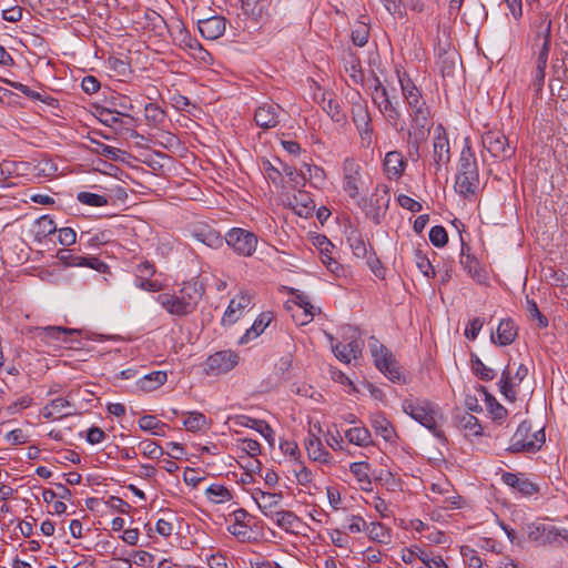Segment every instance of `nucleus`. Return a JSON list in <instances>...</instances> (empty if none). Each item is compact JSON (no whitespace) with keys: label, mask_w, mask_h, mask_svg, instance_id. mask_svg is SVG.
I'll list each match as a JSON object with an SVG mask.
<instances>
[{"label":"nucleus","mask_w":568,"mask_h":568,"mask_svg":"<svg viewBox=\"0 0 568 568\" xmlns=\"http://www.w3.org/2000/svg\"><path fill=\"white\" fill-rule=\"evenodd\" d=\"M402 407L405 414L426 427L434 436L443 437L439 428L443 415L437 405L426 399L408 398L403 402Z\"/></svg>","instance_id":"f257e3e1"},{"label":"nucleus","mask_w":568,"mask_h":568,"mask_svg":"<svg viewBox=\"0 0 568 568\" xmlns=\"http://www.w3.org/2000/svg\"><path fill=\"white\" fill-rule=\"evenodd\" d=\"M479 185V174L474 152L469 145L462 150L455 182L456 192L463 197L475 195Z\"/></svg>","instance_id":"f03ea898"},{"label":"nucleus","mask_w":568,"mask_h":568,"mask_svg":"<svg viewBox=\"0 0 568 568\" xmlns=\"http://www.w3.org/2000/svg\"><path fill=\"white\" fill-rule=\"evenodd\" d=\"M376 84L372 92V100L379 112L384 115L386 122L396 131L404 130L403 114L399 110L398 101L392 95L388 89L376 78Z\"/></svg>","instance_id":"7ed1b4c3"},{"label":"nucleus","mask_w":568,"mask_h":568,"mask_svg":"<svg viewBox=\"0 0 568 568\" xmlns=\"http://www.w3.org/2000/svg\"><path fill=\"white\" fill-rule=\"evenodd\" d=\"M545 443L544 429L531 433V425L524 420L513 435L507 448L510 453H536Z\"/></svg>","instance_id":"20e7f679"},{"label":"nucleus","mask_w":568,"mask_h":568,"mask_svg":"<svg viewBox=\"0 0 568 568\" xmlns=\"http://www.w3.org/2000/svg\"><path fill=\"white\" fill-rule=\"evenodd\" d=\"M369 349L374 358L375 366L392 382L404 381L396 359L392 352L383 345L375 336L369 338Z\"/></svg>","instance_id":"39448f33"},{"label":"nucleus","mask_w":568,"mask_h":568,"mask_svg":"<svg viewBox=\"0 0 568 568\" xmlns=\"http://www.w3.org/2000/svg\"><path fill=\"white\" fill-rule=\"evenodd\" d=\"M364 186V180L362 175V168L354 159H345L343 163V183L342 187L345 193L359 206H363L366 201L359 197L361 191Z\"/></svg>","instance_id":"423d86ee"},{"label":"nucleus","mask_w":568,"mask_h":568,"mask_svg":"<svg viewBox=\"0 0 568 568\" xmlns=\"http://www.w3.org/2000/svg\"><path fill=\"white\" fill-rule=\"evenodd\" d=\"M408 118L409 128L407 130V143L422 145L427 141L433 126L430 110L414 112L409 114Z\"/></svg>","instance_id":"0eeeda50"},{"label":"nucleus","mask_w":568,"mask_h":568,"mask_svg":"<svg viewBox=\"0 0 568 568\" xmlns=\"http://www.w3.org/2000/svg\"><path fill=\"white\" fill-rule=\"evenodd\" d=\"M225 242L235 253L248 257L256 251L257 236L247 230L233 227L226 233Z\"/></svg>","instance_id":"6e6552de"},{"label":"nucleus","mask_w":568,"mask_h":568,"mask_svg":"<svg viewBox=\"0 0 568 568\" xmlns=\"http://www.w3.org/2000/svg\"><path fill=\"white\" fill-rule=\"evenodd\" d=\"M398 81L400 84L402 94L407 104L408 115L414 112L429 110L420 90L405 73L403 75L398 73Z\"/></svg>","instance_id":"1a4fd4ad"},{"label":"nucleus","mask_w":568,"mask_h":568,"mask_svg":"<svg viewBox=\"0 0 568 568\" xmlns=\"http://www.w3.org/2000/svg\"><path fill=\"white\" fill-rule=\"evenodd\" d=\"M481 142L484 148L495 159H508L515 152V149L509 145L508 139L499 131L486 132L481 138Z\"/></svg>","instance_id":"9d476101"},{"label":"nucleus","mask_w":568,"mask_h":568,"mask_svg":"<svg viewBox=\"0 0 568 568\" xmlns=\"http://www.w3.org/2000/svg\"><path fill=\"white\" fill-rule=\"evenodd\" d=\"M356 335V329H353V334L351 335V341L347 344H343L341 342L334 344L333 335H327L331 344L332 351L336 358H338L343 363H351L352 359H357L362 355L363 351V341Z\"/></svg>","instance_id":"9b49d317"},{"label":"nucleus","mask_w":568,"mask_h":568,"mask_svg":"<svg viewBox=\"0 0 568 568\" xmlns=\"http://www.w3.org/2000/svg\"><path fill=\"white\" fill-rule=\"evenodd\" d=\"M205 364L210 374H226L239 364V355L233 351H220L209 356Z\"/></svg>","instance_id":"f8f14e48"},{"label":"nucleus","mask_w":568,"mask_h":568,"mask_svg":"<svg viewBox=\"0 0 568 568\" xmlns=\"http://www.w3.org/2000/svg\"><path fill=\"white\" fill-rule=\"evenodd\" d=\"M450 160L449 142L443 125H437L433 140V165L436 173Z\"/></svg>","instance_id":"ddd939ff"},{"label":"nucleus","mask_w":568,"mask_h":568,"mask_svg":"<svg viewBox=\"0 0 568 568\" xmlns=\"http://www.w3.org/2000/svg\"><path fill=\"white\" fill-rule=\"evenodd\" d=\"M527 534L530 540L540 545L551 544L556 541L558 537L568 539L567 530L560 531L558 528L549 524H529L527 526Z\"/></svg>","instance_id":"4468645a"},{"label":"nucleus","mask_w":568,"mask_h":568,"mask_svg":"<svg viewBox=\"0 0 568 568\" xmlns=\"http://www.w3.org/2000/svg\"><path fill=\"white\" fill-rule=\"evenodd\" d=\"M528 375V368L520 364L517 367V371L514 376H511V372L509 366H506L501 372L500 381H499V389L500 393L505 396L506 399L510 402H515L517 397V393L514 389L516 385H519Z\"/></svg>","instance_id":"2eb2a0df"},{"label":"nucleus","mask_w":568,"mask_h":568,"mask_svg":"<svg viewBox=\"0 0 568 568\" xmlns=\"http://www.w3.org/2000/svg\"><path fill=\"white\" fill-rule=\"evenodd\" d=\"M283 109L275 103H264L255 111L254 120L260 128L272 129L280 123Z\"/></svg>","instance_id":"dca6fc26"},{"label":"nucleus","mask_w":568,"mask_h":568,"mask_svg":"<svg viewBox=\"0 0 568 568\" xmlns=\"http://www.w3.org/2000/svg\"><path fill=\"white\" fill-rule=\"evenodd\" d=\"M314 245L320 251L322 263L329 272L339 276L344 272V268L332 255L333 244L331 241L325 235H317L314 239Z\"/></svg>","instance_id":"f3484780"},{"label":"nucleus","mask_w":568,"mask_h":568,"mask_svg":"<svg viewBox=\"0 0 568 568\" xmlns=\"http://www.w3.org/2000/svg\"><path fill=\"white\" fill-rule=\"evenodd\" d=\"M197 28L203 38L215 40L225 32L226 21L221 16H213L197 21Z\"/></svg>","instance_id":"a211bd4d"},{"label":"nucleus","mask_w":568,"mask_h":568,"mask_svg":"<svg viewBox=\"0 0 568 568\" xmlns=\"http://www.w3.org/2000/svg\"><path fill=\"white\" fill-rule=\"evenodd\" d=\"M352 116L362 139L369 140L373 128L367 105L362 102L354 103L352 106Z\"/></svg>","instance_id":"6ab92c4d"},{"label":"nucleus","mask_w":568,"mask_h":568,"mask_svg":"<svg viewBox=\"0 0 568 568\" xmlns=\"http://www.w3.org/2000/svg\"><path fill=\"white\" fill-rule=\"evenodd\" d=\"M234 523L229 525L227 531L241 541L251 539L250 519L251 515L244 509H237L233 513Z\"/></svg>","instance_id":"aec40b11"},{"label":"nucleus","mask_w":568,"mask_h":568,"mask_svg":"<svg viewBox=\"0 0 568 568\" xmlns=\"http://www.w3.org/2000/svg\"><path fill=\"white\" fill-rule=\"evenodd\" d=\"M203 294V285L200 282L192 280L183 284L178 295L184 302L186 308L192 313L201 301Z\"/></svg>","instance_id":"412c9836"},{"label":"nucleus","mask_w":568,"mask_h":568,"mask_svg":"<svg viewBox=\"0 0 568 568\" xmlns=\"http://www.w3.org/2000/svg\"><path fill=\"white\" fill-rule=\"evenodd\" d=\"M518 335V328L515 322L510 318L500 321L496 334L491 333L490 339L494 344L499 346H507L515 342Z\"/></svg>","instance_id":"4be33fe9"},{"label":"nucleus","mask_w":568,"mask_h":568,"mask_svg":"<svg viewBox=\"0 0 568 568\" xmlns=\"http://www.w3.org/2000/svg\"><path fill=\"white\" fill-rule=\"evenodd\" d=\"M501 479L506 485L521 493L524 496H531L538 491L537 485L525 477L524 474L505 471L501 475Z\"/></svg>","instance_id":"5701e85b"},{"label":"nucleus","mask_w":568,"mask_h":568,"mask_svg":"<svg viewBox=\"0 0 568 568\" xmlns=\"http://www.w3.org/2000/svg\"><path fill=\"white\" fill-rule=\"evenodd\" d=\"M288 205L301 217H308L315 210V203L305 191H296L288 200Z\"/></svg>","instance_id":"b1692460"},{"label":"nucleus","mask_w":568,"mask_h":568,"mask_svg":"<svg viewBox=\"0 0 568 568\" xmlns=\"http://www.w3.org/2000/svg\"><path fill=\"white\" fill-rule=\"evenodd\" d=\"M156 302L170 314L175 316H186L191 311L178 294L161 293L156 296Z\"/></svg>","instance_id":"393cba45"},{"label":"nucleus","mask_w":568,"mask_h":568,"mask_svg":"<svg viewBox=\"0 0 568 568\" xmlns=\"http://www.w3.org/2000/svg\"><path fill=\"white\" fill-rule=\"evenodd\" d=\"M252 496L258 508L267 517L275 515L274 508L280 505L283 497L281 493H266L261 489H257Z\"/></svg>","instance_id":"a878e982"},{"label":"nucleus","mask_w":568,"mask_h":568,"mask_svg":"<svg viewBox=\"0 0 568 568\" xmlns=\"http://www.w3.org/2000/svg\"><path fill=\"white\" fill-rule=\"evenodd\" d=\"M78 331L73 328H65L62 326H44L36 327L34 336L44 342L51 341H68L69 335L77 334Z\"/></svg>","instance_id":"bb28decb"},{"label":"nucleus","mask_w":568,"mask_h":568,"mask_svg":"<svg viewBox=\"0 0 568 568\" xmlns=\"http://www.w3.org/2000/svg\"><path fill=\"white\" fill-rule=\"evenodd\" d=\"M407 165L403 154L398 151H389L384 159V169L390 179H399Z\"/></svg>","instance_id":"cd10ccee"},{"label":"nucleus","mask_w":568,"mask_h":568,"mask_svg":"<svg viewBox=\"0 0 568 568\" xmlns=\"http://www.w3.org/2000/svg\"><path fill=\"white\" fill-rule=\"evenodd\" d=\"M251 304V296L246 293H241L240 295L235 296L231 300L224 316H223V324L232 325L235 323L239 318L237 313H240L242 310L246 308Z\"/></svg>","instance_id":"c85d7f7f"},{"label":"nucleus","mask_w":568,"mask_h":568,"mask_svg":"<svg viewBox=\"0 0 568 568\" xmlns=\"http://www.w3.org/2000/svg\"><path fill=\"white\" fill-rule=\"evenodd\" d=\"M233 420L236 425L253 428V430L258 432L270 444H272L274 432L266 422L245 415L235 416Z\"/></svg>","instance_id":"c756f323"},{"label":"nucleus","mask_w":568,"mask_h":568,"mask_svg":"<svg viewBox=\"0 0 568 568\" xmlns=\"http://www.w3.org/2000/svg\"><path fill=\"white\" fill-rule=\"evenodd\" d=\"M305 449L308 457L314 462L327 463L329 453L324 448L321 439L314 434L310 433L304 442Z\"/></svg>","instance_id":"7c9ffc66"},{"label":"nucleus","mask_w":568,"mask_h":568,"mask_svg":"<svg viewBox=\"0 0 568 568\" xmlns=\"http://www.w3.org/2000/svg\"><path fill=\"white\" fill-rule=\"evenodd\" d=\"M371 425L376 432V434L383 437V439L386 442L392 443L397 437L394 426L383 414L378 413L372 415Z\"/></svg>","instance_id":"2f4dec72"},{"label":"nucleus","mask_w":568,"mask_h":568,"mask_svg":"<svg viewBox=\"0 0 568 568\" xmlns=\"http://www.w3.org/2000/svg\"><path fill=\"white\" fill-rule=\"evenodd\" d=\"M71 407V403L67 398H54L50 400L42 409V416L47 420H53L71 415L64 412L65 408Z\"/></svg>","instance_id":"473e14b6"},{"label":"nucleus","mask_w":568,"mask_h":568,"mask_svg":"<svg viewBox=\"0 0 568 568\" xmlns=\"http://www.w3.org/2000/svg\"><path fill=\"white\" fill-rule=\"evenodd\" d=\"M166 381V372L155 371L140 377L136 382V386L143 392H152L162 386Z\"/></svg>","instance_id":"72a5a7b5"},{"label":"nucleus","mask_w":568,"mask_h":568,"mask_svg":"<svg viewBox=\"0 0 568 568\" xmlns=\"http://www.w3.org/2000/svg\"><path fill=\"white\" fill-rule=\"evenodd\" d=\"M345 437L351 444L361 447H367L373 444L371 432L364 426L347 429Z\"/></svg>","instance_id":"f704fd0d"},{"label":"nucleus","mask_w":568,"mask_h":568,"mask_svg":"<svg viewBox=\"0 0 568 568\" xmlns=\"http://www.w3.org/2000/svg\"><path fill=\"white\" fill-rule=\"evenodd\" d=\"M347 243L353 254L358 258H365L368 255L366 243L358 230L351 227L347 232Z\"/></svg>","instance_id":"c9c22d12"},{"label":"nucleus","mask_w":568,"mask_h":568,"mask_svg":"<svg viewBox=\"0 0 568 568\" xmlns=\"http://www.w3.org/2000/svg\"><path fill=\"white\" fill-rule=\"evenodd\" d=\"M468 251L469 246L462 242L460 264L471 277L479 281L483 277L479 262L476 257L471 256Z\"/></svg>","instance_id":"e433bc0d"},{"label":"nucleus","mask_w":568,"mask_h":568,"mask_svg":"<svg viewBox=\"0 0 568 568\" xmlns=\"http://www.w3.org/2000/svg\"><path fill=\"white\" fill-rule=\"evenodd\" d=\"M276 525L286 532H294L300 518L290 510L275 511Z\"/></svg>","instance_id":"4c0bfd02"},{"label":"nucleus","mask_w":568,"mask_h":568,"mask_svg":"<svg viewBox=\"0 0 568 568\" xmlns=\"http://www.w3.org/2000/svg\"><path fill=\"white\" fill-rule=\"evenodd\" d=\"M206 497L215 504H223L232 499V493L223 485L212 484L205 490Z\"/></svg>","instance_id":"58836bf2"},{"label":"nucleus","mask_w":568,"mask_h":568,"mask_svg":"<svg viewBox=\"0 0 568 568\" xmlns=\"http://www.w3.org/2000/svg\"><path fill=\"white\" fill-rule=\"evenodd\" d=\"M90 143L92 144L90 148L94 153L114 161L119 160L120 155L123 153L120 149L104 144L94 139H90Z\"/></svg>","instance_id":"ea45409f"},{"label":"nucleus","mask_w":568,"mask_h":568,"mask_svg":"<svg viewBox=\"0 0 568 568\" xmlns=\"http://www.w3.org/2000/svg\"><path fill=\"white\" fill-rule=\"evenodd\" d=\"M242 8L245 14L252 17L255 21L261 20L266 12L265 0H242Z\"/></svg>","instance_id":"a19ab883"},{"label":"nucleus","mask_w":568,"mask_h":568,"mask_svg":"<svg viewBox=\"0 0 568 568\" xmlns=\"http://www.w3.org/2000/svg\"><path fill=\"white\" fill-rule=\"evenodd\" d=\"M80 241H85V245L91 247L104 245L111 241V232L101 231L94 234L89 231L81 232Z\"/></svg>","instance_id":"79ce46f5"},{"label":"nucleus","mask_w":568,"mask_h":568,"mask_svg":"<svg viewBox=\"0 0 568 568\" xmlns=\"http://www.w3.org/2000/svg\"><path fill=\"white\" fill-rule=\"evenodd\" d=\"M544 22H546L544 40L537 58V65L539 67H547L548 54L550 50L551 21L549 19H545Z\"/></svg>","instance_id":"37998d69"},{"label":"nucleus","mask_w":568,"mask_h":568,"mask_svg":"<svg viewBox=\"0 0 568 568\" xmlns=\"http://www.w3.org/2000/svg\"><path fill=\"white\" fill-rule=\"evenodd\" d=\"M470 363H471V369L478 378H480L483 381H491L495 378V376H496L495 371L493 368L486 366L477 355H475V354L471 355Z\"/></svg>","instance_id":"c03bdc74"},{"label":"nucleus","mask_w":568,"mask_h":568,"mask_svg":"<svg viewBox=\"0 0 568 568\" xmlns=\"http://www.w3.org/2000/svg\"><path fill=\"white\" fill-rule=\"evenodd\" d=\"M345 71L349 74L354 83H359L363 80L361 62L355 54L349 53L345 59Z\"/></svg>","instance_id":"a18cd8bd"},{"label":"nucleus","mask_w":568,"mask_h":568,"mask_svg":"<svg viewBox=\"0 0 568 568\" xmlns=\"http://www.w3.org/2000/svg\"><path fill=\"white\" fill-rule=\"evenodd\" d=\"M139 426L142 430L151 432L153 435H163L165 424L156 419L155 416L144 415L139 419Z\"/></svg>","instance_id":"49530a36"},{"label":"nucleus","mask_w":568,"mask_h":568,"mask_svg":"<svg viewBox=\"0 0 568 568\" xmlns=\"http://www.w3.org/2000/svg\"><path fill=\"white\" fill-rule=\"evenodd\" d=\"M349 469L361 484H366L368 486L372 484L369 476L371 466L366 462L352 463Z\"/></svg>","instance_id":"de8ad7c7"},{"label":"nucleus","mask_w":568,"mask_h":568,"mask_svg":"<svg viewBox=\"0 0 568 568\" xmlns=\"http://www.w3.org/2000/svg\"><path fill=\"white\" fill-rule=\"evenodd\" d=\"M460 427L467 432V435L478 436L481 435L483 428L479 420L471 414H464L459 420Z\"/></svg>","instance_id":"09e8293b"},{"label":"nucleus","mask_w":568,"mask_h":568,"mask_svg":"<svg viewBox=\"0 0 568 568\" xmlns=\"http://www.w3.org/2000/svg\"><path fill=\"white\" fill-rule=\"evenodd\" d=\"M457 54L454 52H446L439 57L438 65L443 77H450L454 74V71L457 67Z\"/></svg>","instance_id":"8fccbe9b"},{"label":"nucleus","mask_w":568,"mask_h":568,"mask_svg":"<svg viewBox=\"0 0 568 568\" xmlns=\"http://www.w3.org/2000/svg\"><path fill=\"white\" fill-rule=\"evenodd\" d=\"M414 258L416 266L426 277H435V270L428 260V257L423 253L422 250H416L414 253Z\"/></svg>","instance_id":"3c124183"},{"label":"nucleus","mask_w":568,"mask_h":568,"mask_svg":"<svg viewBox=\"0 0 568 568\" xmlns=\"http://www.w3.org/2000/svg\"><path fill=\"white\" fill-rule=\"evenodd\" d=\"M183 425L189 432H199L206 426V417L200 412H192L183 422Z\"/></svg>","instance_id":"603ef678"},{"label":"nucleus","mask_w":568,"mask_h":568,"mask_svg":"<svg viewBox=\"0 0 568 568\" xmlns=\"http://www.w3.org/2000/svg\"><path fill=\"white\" fill-rule=\"evenodd\" d=\"M77 199L80 203L89 206H104L109 204L106 196L91 192H80Z\"/></svg>","instance_id":"864d4df0"},{"label":"nucleus","mask_w":568,"mask_h":568,"mask_svg":"<svg viewBox=\"0 0 568 568\" xmlns=\"http://www.w3.org/2000/svg\"><path fill=\"white\" fill-rule=\"evenodd\" d=\"M369 37V28L365 22H358L352 30V41L357 47H364Z\"/></svg>","instance_id":"5fc2aeb1"},{"label":"nucleus","mask_w":568,"mask_h":568,"mask_svg":"<svg viewBox=\"0 0 568 568\" xmlns=\"http://www.w3.org/2000/svg\"><path fill=\"white\" fill-rule=\"evenodd\" d=\"M322 108L335 122H341L345 119V115L342 112L341 105L337 100H334V99L326 100L324 98Z\"/></svg>","instance_id":"6e6d98bb"},{"label":"nucleus","mask_w":568,"mask_h":568,"mask_svg":"<svg viewBox=\"0 0 568 568\" xmlns=\"http://www.w3.org/2000/svg\"><path fill=\"white\" fill-rule=\"evenodd\" d=\"M272 321L271 313H262L253 323L250 329L246 331L245 336L253 334L254 337L258 336L268 326Z\"/></svg>","instance_id":"4d7b16f0"},{"label":"nucleus","mask_w":568,"mask_h":568,"mask_svg":"<svg viewBox=\"0 0 568 568\" xmlns=\"http://www.w3.org/2000/svg\"><path fill=\"white\" fill-rule=\"evenodd\" d=\"M303 170L306 172V180L312 184L317 185L324 182L325 172L322 168L316 165L304 164Z\"/></svg>","instance_id":"13d9d810"},{"label":"nucleus","mask_w":568,"mask_h":568,"mask_svg":"<svg viewBox=\"0 0 568 568\" xmlns=\"http://www.w3.org/2000/svg\"><path fill=\"white\" fill-rule=\"evenodd\" d=\"M429 240L437 247L445 246L448 241L446 230L440 225L433 226L429 231Z\"/></svg>","instance_id":"bf43d9fd"},{"label":"nucleus","mask_w":568,"mask_h":568,"mask_svg":"<svg viewBox=\"0 0 568 568\" xmlns=\"http://www.w3.org/2000/svg\"><path fill=\"white\" fill-rule=\"evenodd\" d=\"M145 119L153 124H159L164 121L163 110L154 103H148L145 105Z\"/></svg>","instance_id":"052dcab7"},{"label":"nucleus","mask_w":568,"mask_h":568,"mask_svg":"<svg viewBox=\"0 0 568 568\" xmlns=\"http://www.w3.org/2000/svg\"><path fill=\"white\" fill-rule=\"evenodd\" d=\"M345 529L351 534H358L366 529L367 523L362 516L352 515L346 518Z\"/></svg>","instance_id":"680f3d73"},{"label":"nucleus","mask_w":568,"mask_h":568,"mask_svg":"<svg viewBox=\"0 0 568 568\" xmlns=\"http://www.w3.org/2000/svg\"><path fill=\"white\" fill-rule=\"evenodd\" d=\"M283 172L290 178V181L294 184V186L303 185L306 181L307 175L303 168L297 171L290 165H284Z\"/></svg>","instance_id":"e2e57ef3"},{"label":"nucleus","mask_w":568,"mask_h":568,"mask_svg":"<svg viewBox=\"0 0 568 568\" xmlns=\"http://www.w3.org/2000/svg\"><path fill=\"white\" fill-rule=\"evenodd\" d=\"M462 555L467 564V568L483 567V560L474 549L469 547H464L462 548Z\"/></svg>","instance_id":"0e129e2a"},{"label":"nucleus","mask_w":568,"mask_h":568,"mask_svg":"<svg viewBox=\"0 0 568 568\" xmlns=\"http://www.w3.org/2000/svg\"><path fill=\"white\" fill-rule=\"evenodd\" d=\"M485 321L481 317L473 318L465 328V337L469 341H475L481 331Z\"/></svg>","instance_id":"69168bd1"},{"label":"nucleus","mask_w":568,"mask_h":568,"mask_svg":"<svg viewBox=\"0 0 568 568\" xmlns=\"http://www.w3.org/2000/svg\"><path fill=\"white\" fill-rule=\"evenodd\" d=\"M108 67L116 75H125L130 71L129 63L118 57H110L108 59Z\"/></svg>","instance_id":"338daca9"},{"label":"nucleus","mask_w":568,"mask_h":568,"mask_svg":"<svg viewBox=\"0 0 568 568\" xmlns=\"http://www.w3.org/2000/svg\"><path fill=\"white\" fill-rule=\"evenodd\" d=\"M418 558L426 565L427 568H448L440 556L429 557L425 551H420Z\"/></svg>","instance_id":"774afa93"}]
</instances>
